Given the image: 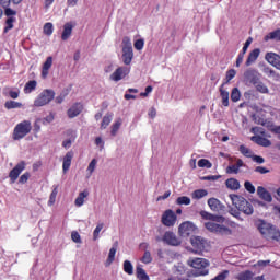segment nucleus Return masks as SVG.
<instances>
[{
	"label": "nucleus",
	"instance_id": "obj_1",
	"mask_svg": "<svg viewBox=\"0 0 280 280\" xmlns=\"http://www.w3.org/2000/svg\"><path fill=\"white\" fill-rule=\"evenodd\" d=\"M199 215L202 218V220H208V222L205 223V226L207 231H210V233H215L217 235L233 234V230L224 225V217L213 214L205 210H201Z\"/></svg>",
	"mask_w": 280,
	"mask_h": 280
},
{
	"label": "nucleus",
	"instance_id": "obj_2",
	"mask_svg": "<svg viewBox=\"0 0 280 280\" xmlns=\"http://www.w3.org/2000/svg\"><path fill=\"white\" fill-rule=\"evenodd\" d=\"M256 225L265 240H275L276 242H280V232L277 226L264 220H258Z\"/></svg>",
	"mask_w": 280,
	"mask_h": 280
},
{
	"label": "nucleus",
	"instance_id": "obj_3",
	"mask_svg": "<svg viewBox=\"0 0 280 280\" xmlns=\"http://www.w3.org/2000/svg\"><path fill=\"white\" fill-rule=\"evenodd\" d=\"M188 266L196 271L192 272V277H207L209 275V260L205 258H189L187 260Z\"/></svg>",
	"mask_w": 280,
	"mask_h": 280
},
{
	"label": "nucleus",
	"instance_id": "obj_4",
	"mask_svg": "<svg viewBox=\"0 0 280 280\" xmlns=\"http://www.w3.org/2000/svg\"><path fill=\"white\" fill-rule=\"evenodd\" d=\"M230 200L232 201V205L238 209V211H242L245 213V215H253L254 209L253 205L246 200V198L240 196V195H230Z\"/></svg>",
	"mask_w": 280,
	"mask_h": 280
},
{
	"label": "nucleus",
	"instance_id": "obj_5",
	"mask_svg": "<svg viewBox=\"0 0 280 280\" xmlns=\"http://www.w3.org/2000/svg\"><path fill=\"white\" fill-rule=\"evenodd\" d=\"M31 132L32 121L23 120L14 127L12 139L13 141H21V139H25V137H27V135H30Z\"/></svg>",
	"mask_w": 280,
	"mask_h": 280
},
{
	"label": "nucleus",
	"instance_id": "obj_6",
	"mask_svg": "<svg viewBox=\"0 0 280 280\" xmlns=\"http://www.w3.org/2000/svg\"><path fill=\"white\" fill-rule=\"evenodd\" d=\"M56 97V92L54 90L46 89L37 95L34 101V106L40 108L47 106Z\"/></svg>",
	"mask_w": 280,
	"mask_h": 280
},
{
	"label": "nucleus",
	"instance_id": "obj_7",
	"mask_svg": "<svg viewBox=\"0 0 280 280\" xmlns=\"http://www.w3.org/2000/svg\"><path fill=\"white\" fill-rule=\"evenodd\" d=\"M190 244L192 248H189L190 253H194L195 255H202L205 253V246L206 242L200 236H192L190 238Z\"/></svg>",
	"mask_w": 280,
	"mask_h": 280
},
{
	"label": "nucleus",
	"instance_id": "obj_8",
	"mask_svg": "<svg viewBox=\"0 0 280 280\" xmlns=\"http://www.w3.org/2000/svg\"><path fill=\"white\" fill-rule=\"evenodd\" d=\"M24 170H25V161H21L9 173V178H10L11 183H16V180L19 179V176H21V173Z\"/></svg>",
	"mask_w": 280,
	"mask_h": 280
},
{
	"label": "nucleus",
	"instance_id": "obj_9",
	"mask_svg": "<svg viewBox=\"0 0 280 280\" xmlns=\"http://www.w3.org/2000/svg\"><path fill=\"white\" fill-rule=\"evenodd\" d=\"M128 73H130V69L126 67H119L110 74L109 80L113 82H119L120 80H124Z\"/></svg>",
	"mask_w": 280,
	"mask_h": 280
},
{
	"label": "nucleus",
	"instance_id": "obj_10",
	"mask_svg": "<svg viewBox=\"0 0 280 280\" xmlns=\"http://www.w3.org/2000/svg\"><path fill=\"white\" fill-rule=\"evenodd\" d=\"M162 242L168 246H180V240L174 234V232H165Z\"/></svg>",
	"mask_w": 280,
	"mask_h": 280
},
{
	"label": "nucleus",
	"instance_id": "obj_11",
	"mask_svg": "<svg viewBox=\"0 0 280 280\" xmlns=\"http://www.w3.org/2000/svg\"><path fill=\"white\" fill-rule=\"evenodd\" d=\"M178 231L183 237H187V235H191L196 231V225L192 222L186 221L179 225Z\"/></svg>",
	"mask_w": 280,
	"mask_h": 280
},
{
	"label": "nucleus",
	"instance_id": "obj_12",
	"mask_svg": "<svg viewBox=\"0 0 280 280\" xmlns=\"http://www.w3.org/2000/svg\"><path fill=\"white\" fill-rule=\"evenodd\" d=\"M162 224L164 226H174L176 224V213L172 210H166L162 215Z\"/></svg>",
	"mask_w": 280,
	"mask_h": 280
},
{
	"label": "nucleus",
	"instance_id": "obj_13",
	"mask_svg": "<svg viewBox=\"0 0 280 280\" xmlns=\"http://www.w3.org/2000/svg\"><path fill=\"white\" fill-rule=\"evenodd\" d=\"M208 207L211 209V211H214L215 213H222V211H224L225 209L220 200L213 197L208 199Z\"/></svg>",
	"mask_w": 280,
	"mask_h": 280
},
{
	"label": "nucleus",
	"instance_id": "obj_14",
	"mask_svg": "<svg viewBox=\"0 0 280 280\" xmlns=\"http://www.w3.org/2000/svg\"><path fill=\"white\" fill-rule=\"evenodd\" d=\"M244 78L247 82H250V84L255 85L259 81L260 74L255 69H248L244 72Z\"/></svg>",
	"mask_w": 280,
	"mask_h": 280
},
{
	"label": "nucleus",
	"instance_id": "obj_15",
	"mask_svg": "<svg viewBox=\"0 0 280 280\" xmlns=\"http://www.w3.org/2000/svg\"><path fill=\"white\" fill-rule=\"evenodd\" d=\"M84 110V105L82 103H74L67 112L69 119H74L80 113Z\"/></svg>",
	"mask_w": 280,
	"mask_h": 280
},
{
	"label": "nucleus",
	"instance_id": "obj_16",
	"mask_svg": "<svg viewBox=\"0 0 280 280\" xmlns=\"http://www.w3.org/2000/svg\"><path fill=\"white\" fill-rule=\"evenodd\" d=\"M135 58L132 48H122V62L124 65H130Z\"/></svg>",
	"mask_w": 280,
	"mask_h": 280
},
{
	"label": "nucleus",
	"instance_id": "obj_17",
	"mask_svg": "<svg viewBox=\"0 0 280 280\" xmlns=\"http://www.w3.org/2000/svg\"><path fill=\"white\" fill-rule=\"evenodd\" d=\"M71 161H73V151L67 152L63 158V163H62L63 174H67V172H69V168L71 167Z\"/></svg>",
	"mask_w": 280,
	"mask_h": 280
},
{
	"label": "nucleus",
	"instance_id": "obj_18",
	"mask_svg": "<svg viewBox=\"0 0 280 280\" xmlns=\"http://www.w3.org/2000/svg\"><path fill=\"white\" fill-rule=\"evenodd\" d=\"M73 24L66 23L63 25V31L61 33V40H69L71 38V34H73Z\"/></svg>",
	"mask_w": 280,
	"mask_h": 280
},
{
	"label": "nucleus",
	"instance_id": "obj_19",
	"mask_svg": "<svg viewBox=\"0 0 280 280\" xmlns=\"http://www.w3.org/2000/svg\"><path fill=\"white\" fill-rule=\"evenodd\" d=\"M259 54H261V50H259V48L252 50L245 62L246 67H250V65H255V62L257 61V58H259Z\"/></svg>",
	"mask_w": 280,
	"mask_h": 280
},
{
	"label": "nucleus",
	"instance_id": "obj_20",
	"mask_svg": "<svg viewBox=\"0 0 280 280\" xmlns=\"http://www.w3.org/2000/svg\"><path fill=\"white\" fill-rule=\"evenodd\" d=\"M240 167H244V161L237 159L236 164L226 167V174H240Z\"/></svg>",
	"mask_w": 280,
	"mask_h": 280
},
{
	"label": "nucleus",
	"instance_id": "obj_21",
	"mask_svg": "<svg viewBox=\"0 0 280 280\" xmlns=\"http://www.w3.org/2000/svg\"><path fill=\"white\" fill-rule=\"evenodd\" d=\"M257 194L261 200H265V202H270L272 200V195L270 191H267L264 186L257 187Z\"/></svg>",
	"mask_w": 280,
	"mask_h": 280
},
{
	"label": "nucleus",
	"instance_id": "obj_22",
	"mask_svg": "<svg viewBox=\"0 0 280 280\" xmlns=\"http://www.w3.org/2000/svg\"><path fill=\"white\" fill-rule=\"evenodd\" d=\"M54 57H47L42 68V78H47V75H49V69H51Z\"/></svg>",
	"mask_w": 280,
	"mask_h": 280
},
{
	"label": "nucleus",
	"instance_id": "obj_23",
	"mask_svg": "<svg viewBox=\"0 0 280 280\" xmlns=\"http://www.w3.org/2000/svg\"><path fill=\"white\" fill-rule=\"evenodd\" d=\"M252 141H254V143H257V145H262V148H270L271 145L270 140L260 136H253Z\"/></svg>",
	"mask_w": 280,
	"mask_h": 280
},
{
	"label": "nucleus",
	"instance_id": "obj_24",
	"mask_svg": "<svg viewBox=\"0 0 280 280\" xmlns=\"http://www.w3.org/2000/svg\"><path fill=\"white\" fill-rule=\"evenodd\" d=\"M85 198H89V190H83L79 194V196L74 200L75 207H83Z\"/></svg>",
	"mask_w": 280,
	"mask_h": 280
},
{
	"label": "nucleus",
	"instance_id": "obj_25",
	"mask_svg": "<svg viewBox=\"0 0 280 280\" xmlns=\"http://www.w3.org/2000/svg\"><path fill=\"white\" fill-rule=\"evenodd\" d=\"M115 255H117V243H115L113 247L109 249V254L105 262L106 267L110 266V264L115 261Z\"/></svg>",
	"mask_w": 280,
	"mask_h": 280
},
{
	"label": "nucleus",
	"instance_id": "obj_26",
	"mask_svg": "<svg viewBox=\"0 0 280 280\" xmlns=\"http://www.w3.org/2000/svg\"><path fill=\"white\" fill-rule=\"evenodd\" d=\"M225 186L228 187V189H232V191H237V189H240V180L235 179V178H229L228 180H225Z\"/></svg>",
	"mask_w": 280,
	"mask_h": 280
},
{
	"label": "nucleus",
	"instance_id": "obj_27",
	"mask_svg": "<svg viewBox=\"0 0 280 280\" xmlns=\"http://www.w3.org/2000/svg\"><path fill=\"white\" fill-rule=\"evenodd\" d=\"M207 196H209V191H207V189H197L191 194L192 200H200Z\"/></svg>",
	"mask_w": 280,
	"mask_h": 280
},
{
	"label": "nucleus",
	"instance_id": "obj_28",
	"mask_svg": "<svg viewBox=\"0 0 280 280\" xmlns=\"http://www.w3.org/2000/svg\"><path fill=\"white\" fill-rule=\"evenodd\" d=\"M110 121H113V113H107L101 122V129L106 130L108 126H110Z\"/></svg>",
	"mask_w": 280,
	"mask_h": 280
},
{
	"label": "nucleus",
	"instance_id": "obj_29",
	"mask_svg": "<svg viewBox=\"0 0 280 280\" xmlns=\"http://www.w3.org/2000/svg\"><path fill=\"white\" fill-rule=\"evenodd\" d=\"M121 124H124V120H121V118H118L115 120V122L112 125V130H110L112 137H117V132H119V129L121 128Z\"/></svg>",
	"mask_w": 280,
	"mask_h": 280
},
{
	"label": "nucleus",
	"instance_id": "obj_30",
	"mask_svg": "<svg viewBox=\"0 0 280 280\" xmlns=\"http://www.w3.org/2000/svg\"><path fill=\"white\" fill-rule=\"evenodd\" d=\"M224 84L226 83H223L219 91H220L222 104L226 107L229 106V91L224 90Z\"/></svg>",
	"mask_w": 280,
	"mask_h": 280
},
{
	"label": "nucleus",
	"instance_id": "obj_31",
	"mask_svg": "<svg viewBox=\"0 0 280 280\" xmlns=\"http://www.w3.org/2000/svg\"><path fill=\"white\" fill-rule=\"evenodd\" d=\"M14 23H16V19L15 18H8L5 21V26H4V34H8V32H10V30H14Z\"/></svg>",
	"mask_w": 280,
	"mask_h": 280
},
{
	"label": "nucleus",
	"instance_id": "obj_32",
	"mask_svg": "<svg viewBox=\"0 0 280 280\" xmlns=\"http://www.w3.org/2000/svg\"><path fill=\"white\" fill-rule=\"evenodd\" d=\"M23 104L16 101H7L4 104V108L8 110H12V108H22Z\"/></svg>",
	"mask_w": 280,
	"mask_h": 280
},
{
	"label": "nucleus",
	"instance_id": "obj_33",
	"mask_svg": "<svg viewBox=\"0 0 280 280\" xmlns=\"http://www.w3.org/2000/svg\"><path fill=\"white\" fill-rule=\"evenodd\" d=\"M95 167H97V159H93L88 168H86V172H88V178H91V176H93V172H95Z\"/></svg>",
	"mask_w": 280,
	"mask_h": 280
},
{
	"label": "nucleus",
	"instance_id": "obj_34",
	"mask_svg": "<svg viewBox=\"0 0 280 280\" xmlns=\"http://www.w3.org/2000/svg\"><path fill=\"white\" fill-rule=\"evenodd\" d=\"M253 277H255V275L252 271L246 270V271L238 273L236 276V279L237 280H250V279H253Z\"/></svg>",
	"mask_w": 280,
	"mask_h": 280
},
{
	"label": "nucleus",
	"instance_id": "obj_35",
	"mask_svg": "<svg viewBox=\"0 0 280 280\" xmlns=\"http://www.w3.org/2000/svg\"><path fill=\"white\" fill-rule=\"evenodd\" d=\"M254 86H256V91H258V93H262V94L270 93V90L261 81H258L256 84H254Z\"/></svg>",
	"mask_w": 280,
	"mask_h": 280
},
{
	"label": "nucleus",
	"instance_id": "obj_36",
	"mask_svg": "<svg viewBox=\"0 0 280 280\" xmlns=\"http://www.w3.org/2000/svg\"><path fill=\"white\" fill-rule=\"evenodd\" d=\"M136 272H137V278L139 280H150V277L148 276V273H145V269L141 267H137Z\"/></svg>",
	"mask_w": 280,
	"mask_h": 280
},
{
	"label": "nucleus",
	"instance_id": "obj_37",
	"mask_svg": "<svg viewBox=\"0 0 280 280\" xmlns=\"http://www.w3.org/2000/svg\"><path fill=\"white\" fill-rule=\"evenodd\" d=\"M122 266H124V271L127 275H135V267L132 266V262H130V260H125Z\"/></svg>",
	"mask_w": 280,
	"mask_h": 280
},
{
	"label": "nucleus",
	"instance_id": "obj_38",
	"mask_svg": "<svg viewBox=\"0 0 280 280\" xmlns=\"http://www.w3.org/2000/svg\"><path fill=\"white\" fill-rule=\"evenodd\" d=\"M265 40H280V30H276L266 35Z\"/></svg>",
	"mask_w": 280,
	"mask_h": 280
},
{
	"label": "nucleus",
	"instance_id": "obj_39",
	"mask_svg": "<svg viewBox=\"0 0 280 280\" xmlns=\"http://www.w3.org/2000/svg\"><path fill=\"white\" fill-rule=\"evenodd\" d=\"M36 81H28L24 86V93L30 94L32 91H36Z\"/></svg>",
	"mask_w": 280,
	"mask_h": 280
},
{
	"label": "nucleus",
	"instance_id": "obj_40",
	"mask_svg": "<svg viewBox=\"0 0 280 280\" xmlns=\"http://www.w3.org/2000/svg\"><path fill=\"white\" fill-rule=\"evenodd\" d=\"M241 97H242V92H240V89L234 88L231 93L232 102H240Z\"/></svg>",
	"mask_w": 280,
	"mask_h": 280
},
{
	"label": "nucleus",
	"instance_id": "obj_41",
	"mask_svg": "<svg viewBox=\"0 0 280 280\" xmlns=\"http://www.w3.org/2000/svg\"><path fill=\"white\" fill-rule=\"evenodd\" d=\"M58 196V186H54V189L50 194L48 206L51 207L56 202V197Z\"/></svg>",
	"mask_w": 280,
	"mask_h": 280
},
{
	"label": "nucleus",
	"instance_id": "obj_42",
	"mask_svg": "<svg viewBox=\"0 0 280 280\" xmlns=\"http://www.w3.org/2000/svg\"><path fill=\"white\" fill-rule=\"evenodd\" d=\"M102 229H104V223H97L96 228L93 232V240L94 242L100 240V233L102 232Z\"/></svg>",
	"mask_w": 280,
	"mask_h": 280
},
{
	"label": "nucleus",
	"instance_id": "obj_43",
	"mask_svg": "<svg viewBox=\"0 0 280 280\" xmlns=\"http://www.w3.org/2000/svg\"><path fill=\"white\" fill-rule=\"evenodd\" d=\"M198 167H206L207 170H211L213 167V164L207 159H201L198 161Z\"/></svg>",
	"mask_w": 280,
	"mask_h": 280
},
{
	"label": "nucleus",
	"instance_id": "obj_44",
	"mask_svg": "<svg viewBox=\"0 0 280 280\" xmlns=\"http://www.w3.org/2000/svg\"><path fill=\"white\" fill-rule=\"evenodd\" d=\"M44 34H46V36H51V34H54V24L51 22L44 25Z\"/></svg>",
	"mask_w": 280,
	"mask_h": 280
},
{
	"label": "nucleus",
	"instance_id": "obj_45",
	"mask_svg": "<svg viewBox=\"0 0 280 280\" xmlns=\"http://www.w3.org/2000/svg\"><path fill=\"white\" fill-rule=\"evenodd\" d=\"M142 264H152V254L150 250H145L142 258H141Z\"/></svg>",
	"mask_w": 280,
	"mask_h": 280
},
{
	"label": "nucleus",
	"instance_id": "obj_46",
	"mask_svg": "<svg viewBox=\"0 0 280 280\" xmlns=\"http://www.w3.org/2000/svg\"><path fill=\"white\" fill-rule=\"evenodd\" d=\"M177 205H191V199L187 196H182V197H178L177 200H176Z\"/></svg>",
	"mask_w": 280,
	"mask_h": 280
},
{
	"label": "nucleus",
	"instance_id": "obj_47",
	"mask_svg": "<svg viewBox=\"0 0 280 280\" xmlns=\"http://www.w3.org/2000/svg\"><path fill=\"white\" fill-rule=\"evenodd\" d=\"M240 152H242L244 156H247V158L253 156V151H250V149L246 148V145L244 144L240 147Z\"/></svg>",
	"mask_w": 280,
	"mask_h": 280
},
{
	"label": "nucleus",
	"instance_id": "obj_48",
	"mask_svg": "<svg viewBox=\"0 0 280 280\" xmlns=\"http://www.w3.org/2000/svg\"><path fill=\"white\" fill-rule=\"evenodd\" d=\"M122 49H132V42L130 40V37L122 38Z\"/></svg>",
	"mask_w": 280,
	"mask_h": 280
},
{
	"label": "nucleus",
	"instance_id": "obj_49",
	"mask_svg": "<svg viewBox=\"0 0 280 280\" xmlns=\"http://www.w3.org/2000/svg\"><path fill=\"white\" fill-rule=\"evenodd\" d=\"M71 240L72 242H74L75 244H82V237L80 236V233L73 231L71 233Z\"/></svg>",
	"mask_w": 280,
	"mask_h": 280
},
{
	"label": "nucleus",
	"instance_id": "obj_50",
	"mask_svg": "<svg viewBox=\"0 0 280 280\" xmlns=\"http://www.w3.org/2000/svg\"><path fill=\"white\" fill-rule=\"evenodd\" d=\"M235 75H237V72L235 71V69H231L226 72V82L225 84H229V82H231V80H233V78H235Z\"/></svg>",
	"mask_w": 280,
	"mask_h": 280
},
{
	"label": "nucleus",
	"instance_id": "obj_51",
	"mask_svg": "<svg viewBox=\"0 0 280 280\" xmlns=\"http://www.w3.org/2000/svg\"><path fill=\"white\" fill-rule=\"evenodd\" d=\"M4 14L10 18H15L16 16V11L14 9H11L10 7L4 8Z\"/></svg>",
	"mask_w": 280,
	"mask_h": 280
},
{
	"label": "nucleus",
	"instance_id": "obj_52",
	"mask_svg": "<svg viewBox=\"0 0 280 280\" xmlns=\"http://www.w3.org/2000/svg\"><path fill=\"white\" fill-rule=\"evenodd\" d=\"M75 141V137L73 138H69L67 140H63L62 142V148H65L66 150H69V148H71L72 143Z\"/></svg>",
	"mask_w": 280,
	"mask_h": 280
},
{
	"label": "nucleus",
	"instance_id": "obj_53",
	"mask_svg": "<svg viewBox=\"0 0 280 280\" xmlns=\"http://www.w3.org/2000/svg\"><path fill=\"white\" fill-rule=\"evenodd\" d=\"M144 45H145V42L143 39H138L135 42L133 47L138 51H141V49H143Z\"/></svg>",
	"mask_w": 280,
	"mask_h": 280
},
{
	"label": "nucleus",
	"instance_id": "obj_54",
	"mask_svg": "<svg viewBox=\"0 0 280 280\" xmlns=\"http://www.w3.org/2000/svg\"><path fill=\"white\" fill-rule=\"evenodd\" d=\"M244 187L249 194H255V186L250 182H245Z\"/></svg>",
	"mask_w": 280,
	"mask_h": 280
},
{
	"label": "nucleus",
	"instance_id": "obj_55",
	"mask_svg": "<svg viewBox=\"0 0 280 280\" xmlns=\"http://www.w3.org/2000/svg\"><path fill=\"white\" fill-rule=\"evenodd\" d=\"M221 176L220 175H208V176H203L200 179L201 180H220Z\"/></svg>",
	"mask_w": 280,
	"mask_h": 280
},
{
	"label": "nucleus",
	"instance_id": "obj_56",
	"mask_svg": "<svg viewBox=\"0 0 280 280\" xmlns=\"http://www.w3.org/2000/svg\"><path fill=\"white\" fill-rule=\"evenodd\" d=\"M262 73H265V75H267L268 78H271L272 73H275V70L268 66H265L262 68Z\"/></svg>",
	"mask_w": 280,
	"mask_h": 280
},
{
	"label": "nucleus",
	"instance_id": "obj_57",
	"mask_svg": "<svg viewBox=\"0 0 280 280\" xmlns=\"http://www.w3.org/2000/svg\"><path fill=\"white\" fill-rule=\"evenodd\" d=\"M27 180H30V173H24L23 175H21L19 183L21 185H25V183H27Z\"/></svg>",
	"mask_w": 280,
	"mask_h": 280
},
{
	"label": "nucleus",
	"instance_id": "obj_58",
	"mask_svg": "<svg viewBox=\"0 0 280 280\" xmlns=\"http://www.w3.org/2000/svg\"><path fill=\"white\" fill-rule=\"evenodd\" d=\"M250 43H253V38H252V37H249V38L245 42L241 54H245V55H246V51H248V47H250Z\"/></svg>",
	"mask_w": 280,
	"mask_h": 280
},
{
	"label": "nucleus",
	"instance_id": "obj_59",
	"mask_svg": "<svg viewBox=\"0 0 280 280\" xmlns=\"http://www.w3.org/2000/svg\"><path fill=\"white\" fill-rule=\"evenodd\" d=\"M226 277H229V270H224L223 272L219 273L218 276H215L214 278L217 280H225Z\"/></svg>",
	"mask_w": 280,
	"mask_h": 280
},
{
	"label": "nucleus",
	"instance_id": "obj_60",
	"mask_svg": "<svg viewBox=\"0 0 280 280\" xmlns=\"http://www.w3.org/2000/svg\"><path fill=\"white\" fill-rule=\"evenodd\" d=\"M255 172H257L258 174H268V173H270V170H268V168H266L264 166H257L255 168Z\"/></svg>",
	"mask_w": 280,
	"mask_h": 280
},
{
	"label": "nucleus",
	"instance_id": "obj_61",
	"mask_svg": "<svg viewBox=\"0 0 280 280\" xmlns=\"http://www.w3.org/2000/svg\"><path fill=\"white\" fill-rule=\"evenodd\" d=\"M168 196H172V191H170V190L165 191V192L163 194V196H159V197L156 198V201H158V202H161V200H167V197H168Z\"/></svg>",
	"mask_w": 280,
	"mask_h": 280
},
{
	"label": "nucleus",
	"instance_id": "obj_62",
	"mask_svg": "<svg viewBox=\"0 0 280 280\" xmlns=\"http://www.w3.org/2000/svg\"><path fill=\"white\" fill-rule=\"evenodd\" d=\"M175 268H176V271H177L179 275H185V270H186L185 265L178 264Z\"/></svg>",
	"mask_w": 280,
	"mask_h": 280
},
{
	"label": "nucleus",
	"instance_id": "obj_63",
	"mask_svg": "<svg viewBox=\"0 0 280 280\" xmlns=\"http://www.w3.org/2000/svg\"><path fill=\"white\" fill-rule=\"evenodd\" d=\"M244 56L245 54L240 52L236 59V67H240V65H242V62H244Z\"/></svg>",
	"mask_w": 280,
	"mask_h": 280
},
{
	"label": "nucleus",
	"instance_id": "obj_64",
	"mask_svg": "<svg viewBox=\"0 0 280 280\" xmlns=\"http://www.w3.org/2000/svg\"><path fill=\"white\" fill-rule=\"evenodd\" d=\"M95 143L98 145V148H101V150H104V140H102V137H97L95 139Z\"/></svg>",
	"mask_w": 280,
	"mask_h": 280
}]
</instances>
